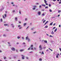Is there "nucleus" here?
<instances>
[{
  "mask_svg": "<svg viewBox=\"0 0 61 61\" xmlns=\"http://www.w3.org/2000/svg\"><path fill=\"white\" fill-rule=\"evenodd\" d=\"M39 48H40V50H41L42 49V46L41 45H40L39 46Z\"/></svg>",
  "mask_w": 61,
  "mask_h": 61,
  "instance_id": "1",
  "label": "nucleus"
},
{
  "mask_svg": "<svg viewBox=\"0 0 61 61\" xmlns=\"http://www.w3.org/2000/svg\"><path fill=\"white\" fill-rule=\"evenodd\" d=\"M27 39H28V41L29 42L30 41V39L29 38H28V36H27L26 37V40Z\"/></svg>",
  "mask_w": 61,
  "mask_h": 61,
  "instance_id": "2",
  "label": "nucleus"
},
{
  "mask_svg": "<svg viewBox=\"0 0 61 61\" xmlns=\"http://www.w3.org/2000/svg\"><path fill=\"white\" fill-rule=\"evenodd\" d=\"M33 7H34V8H33L32 9L33 10H35V9H36V6H33Z\"/></svg>",
  "mask_w": 61,
  "mask_h": 61,
  "instance_id": "3",
  "label": "nucleus"
},
{
  "mask_svg": "<svg viewBox=\"0 0 61 61\" xmlns=\"http://www.w3.org/2000/svg\"><path fill=\"white\" fill-rule=\"evenodd\" d=\"M11 49L12 51H15V49L14 48H11Z\"/></svg>",
  "mask_w": 61,
  "mask_h": 61,
  "instance_id": "4",
  "label": "nucleus"
},
{
  "mask_svg": "<svg viewBox=\"0 0 61 61\" xmlns=\"http://www.w3.org/2000/svg\"><path fill=\"white\" fill-rule=\"evenodd\" d=\"M58 56H59V54H58L56 55V58H58L59 57Z\"/></svg>",
  "mask_w": 61,
  "mask_h": 61,
  "instance_id": "5",
  "label": "nucleus"
},
{
  "mask_svg": "<svg viewBox=\"0 0 61 61\" xmlns=\"http://www.w3.org/2000/svg\"><path fill=\"white\" fill-rule=\"evenodd\" d=\"M24 51V49H21L20 50V52H23V51Z\"/></svg>",
  "mask_w": 61,
  "mask_h": 61,
  "instance_id": "6",
  "label": "nucleus"
},
{
  "mask_svg": "<svg viewBox=\"0 0 61 61\" xmlns=\"http://www.w3.org/2000/svg\"><path fill=\"white\" fill-rule=\"evenodd\" d=\"M4 25L5 26H9V25L7 24H4Z\"/></svg>",
  "mask_w": 61,
  "mask_h": 61,
  "instance_id": "7",
  "label": "nucleus"
},
{
  "mask_svg": "<svg viewBox=\"0 0 61 61\" xmlns=\"http://www.w3.org/2000/svg\"><path fill=\"white\" fill-rule=\"evenodd\" d=\"M41 12H40V11L38 12V15H41Z\"/></svg>",
  "mask_w": 61,
  "mask_h": 61,
  "instance_id": "8",
  "label": "nucleus"
},
{
  "mask_svg": "<svg viewBox=\"0 0 61 61\" xmlns=\"http://www.w3.org/2000/svg\"><path fill=\"white\" fill-rule=\"evenodd\" d=\"M53 31L54 30H53L51 32V34L52 35V34H54V32H53Z\"/></svg>",
  "mask_w": 61,
  "mask_h": 61,
  "instance_id": "9",
  "label": "nucleus"
},
{
  "mask_svg": "<svg viewBox=\"0 0 61 61\" xmlns=\"http://www.w3.org/2000/svg\"><path fill=\"white\" fill-rule=\"evenodd\" d=\"M53 25V22L50 23V25Z\"/></svg>",
  "mask_w": 61,
  "mask_h": 61,
  "instance_id": "10",
  "label": "nucleus"
},
{
  "mask_svg": "<svg viewBox=\"0 0 61 61\" xmlns=\"http://www.w3.org/2000/svg\"><path fill=\"white\" fill-rule=\"evenodd\" d=\"M41 55H44V52L42 51V53H41Z\"/></svg>",
  "mask_w": 61,
  "mask_h": 61,
  "instance_id": "11",
  "label": "nucleus"
},
{
  "mask_svg": "<svg viewBox=\"0 0 61 61\" xmlns=\"http://www.w3.org/2000/svg\"><path fill=\"white\" fill-rule=\"evenodd\" d=\"M44 41L45 43H47V41Z\"/></svg>",
  "mask_w": 61,
  "mask_h": 61,
  "instance_id": "12",
  "label": "nucleus"
},
{
  "mask_svg": "<svg viewBox=\"0 0 61 61\" xmlns=\"http://www.w3.org/2000/svg\"><path fill=\"white\" fill-rule=\"evenodd\" d=\"M47 23H48V21H47L45 24L44 25H46Z\"/></svg>",
  "mask_w": 61,
  "mask_h": 61,
  "instance_id": "13",
  "label": "nucleus"
},
{
  "mask_svg": "<svg viewBox=\"0 0 61 61\" xmlns=\"http://www.w3.org/2000/svg\"><path fill=\"white\" fill-rule=\"evenodd\" d=\"M57 28L54 31V32H56L57 31Z\"/></svg>",
  "mask_w": 61,
  "mask_h": 61,
  "instance_id": "14",
  "label": "nucleus"
},
{
  "mask_svg": "<svg viewBox=\"0 0 61 61\" xmlns=\"http://www.w3.org/2000/svg\"><path fill=\"white\" fill-rule=\"evenodd\" d=\"M44 1L45 3H47V1L46 0H44Z\"/></svg>",
  "mask_w": 61,
  "mask_h": 61,
  "instance_id": "15",
  "label": "nucleus"
},
{
  "mask_svg": "<svg viewBox=\"0 0 61 61\" xmlns=\"http://www.w3.org/2000/svg\"><path fill=\"white\" fill-rule=\"evenodd\" d=\"M45 14L44 13H43L42 14V16H44L45 15Z\"/></svg>",
  "mask_w": 61,
  "mask_h": 61,
  "instance_id": "16",
  "label": "nucleus"
},
{
  "mask_svg": "<svg viewBox=\"0 0 61 61\" xmlns=\"http://www.w3.org/2000/svg\"><path fill=\"white\" fill-rule=\"evenodd\" d=\"M39 61H42V59L41 58H40L39 59Z\"/></svg>",
  "mask_w": 61,
  "mask_h": 61,
  "instance_id": "17",
  "label": "nucleus"
},
{
  "mask_svg": "<svg viewBox=\"0 0 61 61\" xmlns=\"http://www.w3.org/2000/svg\"><path fill=\"white\" fill-rule=\"evenodd\" d=\"M49 50H51V51H53V50L50 48H49Z\"/></svg>",
  "mask_w": 61,
  "mask_h": 61,
  "instance_id": "18",
  "label": "nucleus"
},
{
  "mask_svg": "<svg viewBox=\"0 0 61 61\" xmlns=\"http://www.w3.org/2000/svg\"><path fill=\"white\" fill-rule=\"evenodd\" d=\"M61 10H58V13H60L61 12Z\"/></svg>",
  "mask_w": 61,
  "mask_h": 61,
  "instance_id": "19",
  "label": "nucleus"
},
{
  "mask_svg": "<svg viewBox=\"0 0 61 61\" xmlns=\"http://www.w3.org/2000/svg\"><path fill=\"white\" fill-rule=\"evenodd\" d=\"M45 27L46 28H47L48 27V26H45Z\"/></svg>",
  "mask_w": 61,
  "mask_h": 61,
  "instance_id": "20",
  "label": "nucleus"
},
{
  "mask_svg": "<svg viewBox=\"0 0 61 61\" xmlns=\"http://www.w3.org/2000/svg\"><path fill=\"white\" fill-rule=\"evenodd\" d=\"M15 20L16 21H17V18L15 17Z\"/></svg>",
  "mask_w": 61,
  "mask_h": 61,
  "instance_id": "21",
  "label": "nucleus"
},
{
  "mask_svg": "<svg viewBox=\"0 0 61 61\" xmlns=\"http://www.w3.org/2000/svg\"><path fill=\"white\" fill-rule=\"evenodd\" d=\"M30 48H31V47H30L28 49V50H30Z\"/></svg>",
  "mask_w": 61,
  "mask_h": 61,
  "instance_id": "22",
  "label": "nucleus"
},
{
  "mask_svg": "<svg viewBox=\"0 0 61 61\" xmlns=\"http://www.w3.org/2000/svg\"><path fill=\"white\" fill-rule=\"evenodd\" d=\"M42 5L43 6H46V5L43 4Z\"/></svg>",
  "mask_w": 61,
  "mask_h": 61,
  "instance_id": "23",
  "label": "nucleus"
},
{
  "mask_svg": "<svg viewBox=\"0 0 61 61\" xmlns=\"http://www.w3.org/2000/svg\"><path fill=\"white\" fill-rule=\"evenodd\" d=\"M4 16L5 17H6V15L5 14Z\"/></svg>",
  "mask_w": 61,
  "mask_h": 61,
  "instance_id": "24",
  "label": "nucleus"
},
{
  "mask_svg": "<svg viewBox=\"0 0 61 61\" xmlns=\"http://www.w3.org/2000/svg\"><path fill=\"white\" fill-rule=\"evenodd\" d=\"M20 38V37L19 36H18L17 37V38L18 39H19V38Z\"/></svg>",
  "mask_w": 61,
  "mask_h": 61,
  "instance_id": "25",
  "label": "nucleus"
},
{
  "mask_svg": "<svg viewBox=\"0 0 61 61\" xmlns=\"http://www.w3.org/2000/svg\"><path fill=\"white\" fill-rule=\"evenodd\" d=\"M23 25H24V26H25V25H26V23H24Z\"/></svg>",
  "mask_w": 61,
  "mask_h": 61,
  "instance_id": "26",
  "label": "nucleus"
},
{
  "mask_svg": "<svg viewBox=\"0 0 61 61\" xmlns=\"http://www.w3.org/2000/svg\"><path fill=\"white\" fill-rule=\"evenodd\" d=\"M46 20H44L43 22V23H45V22H46Z\"/></svg>",
  "mask_w": 61,
  "mask_h": 61,
  "instance_id": "27",
  "label": "nucleus"
},
{
  "mask_svg": "<svg viewBox=\"0 0 61 61\" xmlns=\"http://www.w3.org/2000/svg\"><path fill=\"white\" fill-rule=\"evenodd\" d=\"M30 49L31 50H33V47L31 48Z\"/></svg>",
  "mask_w": 61,
  "mask_h": 61,
  "instance_id": "28",
  "label": "nucleus"
},
{
  "mask_svg": "<svg viewBox=\"0 0 61 61\" xmlns=\"http://www.w3.org/2000/svg\"><path fill=\"white\" fill-rule=\"evenodd\" d=\"M51 4L49 5V7H50V6H51Z\"/></svg>",
  "mask_w": 61,
  "mask_h": 61,
  "instance_id": "29",
  "label": "nucleus"
},
{
  "mask_svg": "<svg viewBox=\"0 0 61 61\" xmlns=\"http://www.w3.org/2000/svg\"><path fill=\"white\" fill-rule=\"evenodd\" d=\"M33 45H31L30 46V47H33Z\"/></svg>",
  "mask_w": 61,
  "mask_h": 61,
  "instance_id": "30",
  "label": "nucleus"
},
{
  "mask_svg": "<svg viewBox=\"0 0 61 61\" xmlns=\"http://www.w3.org/2000/svg\"><path fill=\"white\" fill-rule=\"evenodd\" d=\"M3 18H4V19H5V17H4V15H3Z\"/></svg>",
  "mask_w": 61,
  "mask_h": 61,
  "instance_id": "31",
  "label": "nucleus"
},
{
  "mask_svg": "<svg viewBox=\"0 0 61 61\" xmlns=\"http://www.w3.org/2000/svg\"><path fill=\"white\" fill-rule=\"evenodd\" d=\"M55 25H56V23H54V24H53V26H55Z\"/></svg>",
  "mask_w": 61,
  "mask_h": 61,
  "instance_id": "32",
  "label": "nucleus"
},
{
  "mask_svg": "<svg viewBox=\"0 0 61 61\" xmlns=\"http://www.w3.org/2000/svg\"><path fill=\"white\" fill-rule=\"evenodd\" d=\"M19 12L20 14H21V11H20V10H19Z\"/></svg>",
  "mask_w": 61,
  "mask_h": 61,
  "instance_id": "33",
  "label": "nucleus"
},
{
  "mask_svg": "<svg viewBox=\"0 0 61 61\" xmlns=\"http://www.w3.org/2000/svg\"><path fill=\"white\" fill-rule=\"evenodd\" d=\"M45 8H47V9L48 8V6H46L45 7Z\"/></svg>",
  "mask_w": 61,
  "mask_h": 61,
  "instance_id": "34",
  "label": "nucleus"
},
{
  "mask_svg": "<svg viewBox=\"0 0 61 61\" xmlns=\"http://www.w3.org/2000/svg\"><path fill=\"white\" fill-rule=\"evenodd\" d=\"M2 19H0V21L1 22H2Z\"/></svg>",
  "mask_w": 61,
  "mask_h": 61,
  "instance_id": "35",
  "label": "nucleus"
},
{
  "mask_svg": "<svg viewBox=\"0 0 61 61\" xmlns=\"http://www.w3.org/2000/svg\"><path fill=\"white\" fill-rule=\"evenodd\" d=\"M41 5H40L39 6V8H41Z\"/></svg>",
  "mask_w": 61,
  "mask_h": 61,
  "instance_id": "36",
  "label": "nucleus"
},
{
  "mask_svg": "<svg viewBox=\"0 0 61 61\" xmlns=\"http://www.w3.org/2000/svg\"><path fill=\"white\" fill-rule=\"evenodd\" d=\"M49 11H50V12H52V10H49Z\"/></svg>",
  "mask_w": 61,
  "mask_h": 61,
  "instance_id": "37",
  "label": "nucleus"
},
{
  "mask_svg": "<svg viewBox=\"0 0 61 61\" xmlns=\"http://www.w3.org/2000/svg\"><path fill=\"white\" fill-rule=\"evenodd\" d=\"M55 28H56L55 27H54L52 29L53 30L54 29H55Z\"/></svg>",
  "mask_w": 61,
  "mask_h": 61,
  "instance_id": "38",
  "label": "nucleus"
},
{
  "mask_svg": "<svg viewBox=\"0 0 61 61\" xmlns=\"http://www.w3.org/2000/svg\"><path fill=\"white\" fill-rule=\"evenodd\" d=\"M22 59H24V57H22Z\"/></svg>",
  "mask_w": 61,
  "mask_h": 61,
  "instance_id": "39",
  "label": "nucleus"
},
{
  "mask_svg": "<svg viewBox=\"0 0 61 61\" xmlns=\"http://www.w3.org/2000/svg\"><path fill=\"white\" fill-rule=\"evenodd\" d=\"M5 58H6V57H4V59H5Z\"/></svg>",
  "mask_w": 61,
  "mask_h": 61,
  "instance_id": "40",
  "label": "nucleus"
},
{
  "mask_svg": "<svg viewBox=\"0 0 61 61\" xmlns=\"http://www.w3.org/2000/svg\"><path fill=\"white\" fill-rule=\"evenodd\" d=\"M53 1H54V2H55V1H56V0H52Z\"/></svg>",
  "mask_w": 61,
  "mask_h": 61,
  "instance_id": "41",
  "label": "nucleus"
},
{
  "mask_svg": "<svg viewBox=\"0 0 61 61\" xmlns=\"http://www.w3.org/2000/svg\"><path fill=\"white\" fill-rule=\"evenodd\" d=\"M19 24H21V22L20 21H19Z\"/></svg>",
  "mask_w": 61,
  "mask_h": 61,
  "instance_id": "42",
  "label": "nucleus"
},
{
  "mask_svg": "<svg viewBox=\"0 0 61 61\" xmlns=\"http://www.w3.org/2000/svg\"><path fill=\"white\" fill-rule=\"evenodd\" d=\"M59 49H60V51L61 52V48H59Z\"/></svg>",
  "mask_w": 61,
  "mask_h": 61,
  "instance_id": "43",
  "label": "nucleus"
},
{
  "mask_svg": "<svg viewBox=\"0 0 61 61\" xmlns=\"http://www.w3.org/2000/svg\"><path fill=\"white\" fill-rule=\"evenodd\" d=\"M20 25H19L18 26V27H20Z\"/></svg>",
  "mask_w": 61,
  "mask_h": 61,
  "instance_id": "44",
  "label": "nucleus"
},
{
  "mask_svg": "<svg viewBox=\"0 0 61 61\" xmlns=\"http://www.w3.org/2000/svg\"><path fill=\"white\" fill-rule=\"evenodd\" d=\"M46 5H48V4L47 3H46Z\"/></svg>",
  "mask_w": 61,
  "mask_h": 61,
  "instance_id": "45",
  "label": "nucleus"
},
{
  "mask_svg": "<svg viewBox=\"0 0 61 61\" xmlns=\"http://www.w3.org/2000/svg\"><path fill=\"white\" fill-rule=\"evenodd\" d=\"M59 16H60V15H59L57 16H58V17H59Z\"/></svg>",
  "mask_w": 61,
  "mask_h": 61,
  "instance_id": "46",
  "label": "nucleus"
},
{
  "mask_svg": "<svg viewBox=\"0 0 61 61\" xmlns=\"http://www.w3.org/2000/svg\"><path fill=\"white\" fill-rule=\"evenodd\" d=\"M29 27V26L27 27V28L26 29H27V28H28Z\"/></svg>",
  "mask_w": 61,
  "mask_h": 61,
  "instance_id": "47",
  "label": "nucleus"
},
{
  "mask_svg": "<svg viewBox=\"0 0 61 61\" xmlns=\"http://www.w3.org/2000/svg\"><path fill=\"white\" fill-rule=\"evenodd\" d=\"M22 39H24V38L23 37H22Z\"/></svg>",
  "mask_w": 61,
  "mask_h": 61,
  "instance_id": "48",
  "label": "nucleus"
},
{
  "mask_svg": "<svg viewBox=\"0 0 61 61\" xmlns=\"http://www.w3.org/2000/svg\"><path fill=\"white\" fill-rule=\"evenodd\" d=\"M15 12V10H13V13H14V12Z\"/></svg>",
  "mask_w": 61,
  "mask_h": 61,
  "instance_id": "49",
  "label": "nucleus"
},
{
  "mask_svg": "<svg viewBox=\"0 0 61 61\" xmlns=\"http://www.w3.org/2000/svg\"><path fill=\"white\" fill-rule=\"evenodd\" d=\"M5 36V35H3V36Z\"/></svg>",
  "mask_w": 61,
  "mask_h": 61,
  "instance_id": "50",
  "label": "nucleus"
},
{
  "mask_svg": "<svg viewBox=\"0 0 61 61\" xmlns=\"http://www.w3.org/2000/svg\"><path fill=\"white\" fill-rule=\"evenodd\" d=\"M36 33V31H35V32H33L34 34H35V33Z\"/></svg>",
  "mask_w": 61,
  "mask_h": 61,
  "instance_id": "51",
  "label": "nucleus"
},
{
  "mask_svg": "<svg viewBox=\"0 0 61 61\" xmlns=\"http://www.w3.org/2000/svg\"><path fill=\"white\" fill-rule=\"evenodd\" d=\"M32 52H33L32 51H30L29 52L30 53H32Z\"/></svg>",
  "mask_w": 61,
  "mask_h": 61,
  "instance_id": "52",
  "label": "nucleus"
},
{
  "mask_svg": "<svg viewBox=\"0 0 61 61\" xmlns=\"http://www.w3.org/2000/svg\"><path fill=\"white\" fill-rule=\"evenodd\" d=\"M59 4H61V2H59Z\"/></svg>",
  "mask_w": 61,
  "mask_h": 61,
  "instance_id": "53",
  "label": "nucleus"
},
{
  "mask_svg": "<svg viewBox=\"0 0 61 61\" xmlns=\"http://www.w3.org/2000/svg\"><path fill=\"white\" fill-rule=\"evenodd\" d=\"M23 44H24V45H25V42H23Z\"/></svg>",
  "mask_w": 61,
  "mask_h": 61,
  "instance_id": "54",
  "label": "nucleus"
},
{
  "mask_svg": "<svg viewBox=\"0 0 61 61\" xmlns=\"http://www.w3.org/2000/svg\"><path fill=\"white\" fill-rule=\"evenodd\" d=\"M59 27H61V25H59Z\"/></svg>",
  "mask_w": 61,
  "mask_h": 61,
  "instance_id": "55",
  "label": "nucleus"
},
{
  "mask_svg": "<svg viewBox=\"0 0 61 61\" xmlns=\"http://www.w3.org/2000/svg\"><path fill=\"white\" fill-rule=\"evenodd\" d=\"M48 51V50H46V52H47Z\"/></svg>",
  "mask_w": 61,
  "mask_h": 61,
  "instance_id": "56",
  "label": "nucleus"
},
{
  "mask_svg": "<svg viewBox=\"0 0 61 61\" xmlns=\"http://www.w3.org/2000/svg\"><path fill=\"white\" fill-rule=\"evenodd\" d=\"M27 20V19L25 18V21H26V20Z\"/></svg>",
  "mask_w": 61,
  "mask_h": 61,
  "instance_id": "57",
  "label": "nucleus"
},
{
  "mask_svg": "<svg viewBox=\"0 0 61 61\" xmlns=\"http://www.w3.org/2000/svg\"><path fill=\"white\" fill-rule=\"evenodd\" d=\"M16 52H18V51L17 50H16Z\"/></svg>",
  "mask_w": 61,
  "mask_h": 61,
  "instance_id": "58",
  "label": "nucleus"
},
{
  "mask_svg": "<svg viewBox=\"0 0 61 61\" xmlns=\"http://www.w3.org/2000/svg\"><path fill=\"white\" fill-rule=\"evenodd\" d=\"M14 3L13 2H12L11 3V4H13Z\"/></svg>",
  "mask_w": 61,
  "mask_h": 61,
  "instance_id": "59",
  "label": "nucleus"
},
{
  "mask_svg": "<svg viewBox=\"0 0 61 61\" xmlns=\"http://www.w3.org/2000/svg\"><path fill=\"white\" fill-rule=\"evenodd\" d=\"M31 29L32 30H33V28H32Z\"/></svg>",
  "mask_w": 61,
  "mask_h": 61,
  "instance_id": "60",
  "label": "nucleus"
},
{
  "mask_svg": "<svg viewBox=\"0 0 61 61\" xmlns=\"http://www.w3.org/2000/svg\"><path fill=\"white\" fill-rule=\"evenodd\" d=\"M50 37H52V36L51 35H50Z\"/></svg>",
  "mask_w": 61,
  "mask_h": 61,
  "instance_id": "61",
  "label": "nucleus"
},
{
  "mask_svg": "<svg viewBox=\"0 0 61 61\" xmlns=\"http://www.w3.org/2000/svg\"><path fill=\"white\" fill-rule=\"evenodd\" d=\"M21 27H20V28H19V29H21Z\"/></svg>",
  "mask_w": 61,
  "mask_h": 61,
  "instance_id": "62",
  "label": "nucleus"
},
{
  "mask_svg": "<svg viewBox=\"0 0 61 61\" xmlns=\"http://www.w3.org/2000/svg\"><path fill=\"white\" fill-rule=\"evenodd\" d=\"M2 52V51L1 50H0V53H1Z\"/></svg>",
  "mask_w": 61,
  "mask_h": 61,
  "instance_id": "63",
  "label": "nucleus"
},
{
  "mask_svg": "<svg viewBox=\"0 0 61 61\" xmlns=\"http://www.w3.org/2000/svg\"><path fill=\"white\" fill-rule=\"evenodd\" d=\"M5 13H6H6H7V11H5Z\"/></svg>",
  "mask_w": 61,
  "mask_h": 61,
  "instance_id": "64",
  "label": "nucleus"
}]
</instances>
